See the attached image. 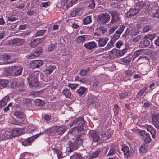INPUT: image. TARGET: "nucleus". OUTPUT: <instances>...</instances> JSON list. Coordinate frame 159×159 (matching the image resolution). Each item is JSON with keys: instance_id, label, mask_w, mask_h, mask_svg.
<instances>
[{"instance_id": "5701e85b", "label": "nucleus", "mask_w": 159, "mask_h": 159, "mask_svg": "<svg viewBox=\"0 0 159 159\" xmlns=\"http://www.w3.org/2000/svg\"><path fill=\"white\" fill-rule=\"evenodd\" d=\"M14 115L17 118H20L22 120L25 119V116L24 113L18 111H16L14 113Z\"/></svg>"}, {"instance_id": "603ef678", "label": "nucleus", "mask_w": 159, "mask_h": 159, "mask_svg": "<svg viewBox=\"0 0 159 159\" xmlns=\"http://www.w3.org/2000/svg\"><path fill=\"white\" fill-rule=\"evenodd\" d=\"M140 153H143L146 151V148L144 145H142L139 148Z\"/></svg>"}, {"instance_id": "8fccbe9b", "label": "nucleus", "mask_w": 159, "mask_h": 159, "mask_svg": "<svg viewBox=\"0 0 159 159\" xmlns=\"http://www.w3.org/2000/svg\"><path fill=\"white\" fill-rule=\"evenodd\" d=\"M142 52L141 50H138L135 51L132 55L133 57V59L135 58L140 55L141 53Z\"/></svg>"}, {"instance_id": "774afa93", "label": "nucleus", "mask_w": 159, "mask_h": 159, "mask_svg": "<svg viewBox=\"0 0 159 159\" xmlns=\"http://www.w3.org/2000/svg\"><path fill=\"white\" fill-rule=\"evenodd\" d=\"M153 17L159 18V10H156L155 13L153 15Z\"/></svg>"}, {"instance_id": "680f3d73", "label": "nucleus", "mask_w": 159, "mask_h": 159, "mask_svg": "<svg viewBox=\"0 0 159 159\" xmlns=\"http://www.w3.org/2000/svg\"><path fill=\"white\" fill-rule=\"evenodd\" d=\"M35 62L37 63V66L39 67L42 65L43 63V60H35Z\"/></svg>"}, {"instance_id": "0eeeda50", "label": "nucleus", "mask_w": 159, "mask_h": 159, "mask_svg": "<svg viewBox=\"0 0 159 159\" xmlns=\"http://www.w3.org/2000/svg\"><path fill=\"white\" fill-rule=\"evenodd\" d=\"M108 13L111 16V23H113L119 19V13L116 10H111L108 11Z\"/></svg>"}, {"instance_id": "f8f14e48", "label": "nucleus", "mask_w": 159, "mask_h": 159, "mask_svg": "<svg viewBox=\"0 0 159 159\" xmlns=\"http://www.w3.org/2000/svg\"><path fill=\"white\" fill-rule=\"evenodd\" d=\"M108 39L107 38H100L97 39L96 41L98 43L99 47H104L107 43Z\"/></svg>"}, {"instance_id": "dca6fc26", "label": "nucleus", "mask_w": 159, "mask_h": 159, "mask_svg": "<svg viewBox=\"0 0 159 159\" xmlns=\"http://www.w3.org/2000/svg\"><path fill=\"white\" fill-rule=\"evenodd\" d=\"M139 12V9L137 8H131L127 12V17L128 18H131L133 16L136 15Z\"/></svg>"}, {"instance_id": "bf43d9fd", "label": "nucleus", "mask_w": 159, "mask_h": 159, "mask_svg": "<svg viewBox=\"0 0 159 159\" xmlns=\"http://www.w3.org/2000/svg\"><path fill=\"white\" fill-rule=\"evenodd\" d=\"M79 81L82 83H85L86 84H89L90 83L89 80L86 78L80 79Z\"/></svg>"}, {"instance_id": "c9c22d12", "label": "nucleus", "mask_w": 159, "mask_h": 159, "mask_svg": "<svg viewBox=\"0 0 159 159\" xmlns=\"http://www.w3.org/2000/svg\"><path fill=\"white\" fill-rule=\"evenodd\" d=\"M45 30H42L37 31L36 33L34 34L33 37H36L37 36H41L45 34Z\"/></svg>"}, {"instance_id": "052dcab7", "label": "nucleus", "mask_w": 159, "mask_h": 159, "mask_svg": "<svg viewBox=\"0 0 159 159\" xmlns=\"http://www.w3.org/2000/svg\"><path fill=\"white\" fill-rule=\"evenodd\" d=\"M8 21H14L17 20V18L14 16H11L7 18Z\"/></svg>"}, {"instance_id": "2eb2a0df", "label": "nucleus", "mask_w": 159, "mask_h": 159, "mask_svg": "<svg viewBox=\"0 0 159 159\" xmlns=\"http://www.w3.org/2000/svg\"><path fill=\"white\" fill-rule=\"evenodd\" d=\"M152 120L153 124L155 127L159 129V114H153Z\"/></svg>"}, {"instance_id": "f3484780", "label": "nucleus", "mask_w": 159, "mask_h": 159, "mask_svg": "<svg viewBox=\"0 0 159 159\" xmlns=\"http://www.w3.org/2000/svg\"><path fill=\"white\" fill-rule=\"evenodd\" d=\"M97 46L96 43L94 41H91L84 43V46L88 49L92 50Z\"/></svg>"}, {"instance_id": "e2e57ef3", "label": "nucleus", "mask_w": 159, "mask_h": 159, "mask_svg": "<svg viewBox=\"0 0 159 159\" xmlns=\"http://www.w3.org/2000/svg\"><path fill=\"white\" fill-rule=\"evenodd\" d=\"M98 84V80L97 79H95V80H94L93 81V88H96L97 87Z\"/></svg>"}, {"instance_id": "1a4fd4ad", "label": "nucleus", "mask_w": 159, "mask_h": 159, "mask_svg": "<svg viewBox=\"0 0 159 159\" xmlns=\"http://www.w3.org/2000/svg\"><path fill=\"white\" fill-rule=\"evenodd\" d=\"M140 136L142 137V138L145 141V142L146 143H150L151 141V139L149 134H145V131L142 130L140 133Z\"/></svg>"}, {"instance_id": "6e6d98bb", "label": "nucleus", "mask_w": 159, "mask_h": 159, "mask_svg": "<svg viewBox=\"0 0 159 159\" xmlns=\"http://www.w3.org/2000/svg\"><path fill=\"white\" fill-rule=\"evenodd\" d=\"M120 98L121 99H124L128 96V94L126 93H122L119 94Z\"/></svg>"}, {"instance_id": "5fc2aeb1", "label": "nucleus", "mask_w": 159, "mask_h": 159, "mask_svg": "<svg viewBox=\"0 0 159 159\" xmlns=\"http://www.w3.org/2000/svg\"><path fill=\"white\" fill-rule=\"evenodd\" d=\"M125 28V26L123 25L120 26V27L118 29V30L116 31V34H119L120 35L121 34Z\"/></svg>"}, {"instance_id": "0e129e2a", "label": "nucleus", "mask_w": 159, "mask_h": 159, "mask_svg": "<svg viewBox=\"0 0 159 159\" xmlns=\"http://www.w3.org/2000/svg\"><path fill=\"white\" fill-rule=\"evenodd\" d=\"M150 128L151 129L150 132L151 134L152 137L154 138L155 136V134L156 133V130L154 128H152V127L150 126Z\"/></svg>"}, {"instance_id": "423d86ee", "label": "nucleus", "mask_w": 159, "mask_h": 159, "mask_svg": "<svg viewBox=\"0 0 159 159\" xmlns=\"http://www.w3.org/2000/svg\"><path fill=\"white\" fill-rule=\"evenodd\" d=\"M79 0H63L61 5H63L65 9H68L73 4L77 3Z\"/></svg>"}, {"instance_id": "f03ea898", "label": "nucleus", "mask_w": 159, "mask_h": 159, "mask_svg": "<svg viewBox=\"0 0 159 159\" xmlns=\"http://www.w3.org/2000/svg\"><path fill=\"white\" fill-rule=\"evenodd\" d=\"M85 123L84 118L82 117H80L74 120L70 125V127L75 126L73 128V130H75L79 132L86 129V127Z\"/></svg>"}, {"instance_id": "72a5a7b5", "label": "nucleus", "mask_w": 159, "mask_h": 159, "mask_svg": "<svg viewBox=\"0 0 159 159\" xmlns=\"http://www.w3.org/2000/svg\"><path fill=\"white\" fill-rule=\"evenodd\" d=\"M153 28V26L152 25H146L143 29V32L146 33L148 32Z\"/></svg>"}, {"instance_id": "69168bd1", "label": "nucleus", "mask_w": 159, "mask_h": 159, "mask_svg": "<svg viewBox=\"0 0 159 159\" xmlns=\"http://www.w3.org/2000/svg\"><path fill=\"white\" fill-rule=\"evenodd\" d=\"M123 42L121 41H119L116 44V46L117 48H119L120 47L123 45Z\"/></svg>"}, {"instance_id": "3c124183", "label": "nucleus", "mask_w": 159, "mask_h": 159, "mask_svg": "<svg viewBox=\"0 0 159 159\" xmlns=\"http://www.w3.org/2000/svg\"><path fill=\"white\" fill-rule=\"evenodd\" d=\"M78 86V84H77L69 83L68 86L72 90L75 89Z\"/></svg>"}, {"instance_id": "864d4df0", "label": "nucleus", "mask_w": 159, "mask_h": 159, "mask_svg": "<svg viewBox=\"0 0 159 159\" xmlns=\"http://www.w3.org/2000/svg\"><path fill=\"white\" fill-rule=\"evenodd\" d=\"M51 4V2L50 1H48L45 2H42L41 3V6L45 8L48 7Z\"/></svg>"}, {"instance_id": "cd10ccee", "label": "nucleus", "mask_w": 159, "mask_h": 159, "mask_svg": "<svg viewBox=\"0 0 159 159\" xmlns=\"http://www.w3.org/2000/svg\"><path fill=\"white\" fill-rule=\"evenodd\" d=\"M62 93L67 98H69L71 94V93L70 89L66 88H65L62 90Z\"/></svg>"}, {"instance_id": "f257e3e1", "label": "nucleus", "mask_w": 159, "mask_h": 159, "mask_svg": "<svg viewBox=\"0 0 159 159\" xmlns=\"http://www.w3.org/2000/svg\"><path fill=\"white\" fill-rule=\"evenodd\" d=\"M83 141V138L80 135L78 136L73 142L69 141L66 144V153L69 155L74 150L77 149L78 147L82 144Z\"/></svg>"}, {"instance_id": "37998d69", "label": "nucleus", "mask_w": 159, "mask_h": 159, "mask_svg": "<svg viewBox=\"0 0 159 159\" xmlns=\"http://www.w3.org/2000/svg\"><path fill=\"white\" fill-rule=\"evenodd\" d=\"M91 22V18L90 16H87L83 20V22L84 24L86 25L90 23Z\"/></svg>"}, {"instance_id": "f704fd0d", "label": "nucleus", "mask_w": 159, "mask_h": 159, "mask_svg": "<svg viewBox=\"0 0 159 159\" xmlns=\"http://www.w3.org/2000/svg\"><path fill=\"white\" fill-rule=\"evenodd\" d=\"M114 43V42L111 40L106 45L105 48H104V49L105 50H107L112 48L113 47Z\"/></svg>"}, {"instance_id": "9b49d317", "label": "nucleus", "mask_w": 159, "mask_h": 159, "mask_svg": "<svg viewBox=\"0 0 159 159\" xmlns=\"http://www.w3.org/2000/svg\"><path fill=\"white\" fill-rule=\"evenodd\" d=\"M122 151L124 153L125 157L127 158L131 157L132 156V151H130L127 146H124L121 147Z\"/></svg>"}, {"instance_id": "13d9d810", "label": "nucleus", "mask_w": 159, "mask_h": 159, "mask_svg": "<svg viewBox=\"0 0 159 159\" xmlns=\"http://www.w3.org/2000/svg\"><path fill=\"white\" fill-rule=\"evenodd\" d=\"M31 68H38L39 67L37 66V63L34 60L32 61L30 63Z\"/></svg>"}, {"instance_id": "a211bd4d", "label": "nucleus", "mask_w": 159, "mask_h": 159, "mask_svg": "<svg viewBox=\"0 0 159 159\" xmlns=\"http://www.w3.org/2000/svg\"><path fill=\"white\" fill-rule=\"evenodd\" d=\"M102 152L101 149H98L96 151L93 152L89 155L88 159H93L99 156Z\"/></svg>"}, {"instance_id": "a878e982", "label": "nucleus", "mask_w": 159, "mask_h": 159, "mask_svg": "<svg viewBox=\"0 0 159 159\" xmlns=\"http://www.w3.org/2000/svg\"><path fill=\"white\" fill-rule=\"evenodd\" d=\"M41 52L42 51L40 50L35 51L29 55L28 56V57L30 59H34L38 57L40 55Z\"/></svg>"}, {"instance_id": "a18cd8bd", "label": "nucleus", "mask_w": 159, "mask_h": 159, "mask_svg": "<svg viewBox=\"0 0 159 159\" xmlns=\"http://www.w3.org/2000/svg\"><path fill=\"white\" fill-rule=\"evenodd\" d=\"M146 4L144 2L141 1L137 3V6L138 7L139 10L140 9H142L144 7Z\"/></svg>"}, {"instance_id": "39448f33", "label": "nucleus", "mask_w": 159, "mask_h": 159, "mask_svg": "<svg viewBox=\"0 0 159 159\" xmlns=\"http://www.w3.org/2000/svg\"><path fill=\"white\" fill-rule=\"evenodd\" d=\"M42 134V133H40L34 136L29 137L26 139L24 141L22 142V145L24 146H27L30 145L33 141L34 140L37 138L39 137L40 135Z\"/></svg>"}, {"instance_id": "ddd939ff", "label": "nucleus", "mask_w": 159, "mask_h": 159, "mask_svg": "<svg viewBox=\"0 0 159 159\" xmlns=\"http://www.w3.org/2000/svg\"><path fill=\"white\" fill-rule=\"evenodd\" d=\"M89 134L90 139L93 142H97L98 141L99 137L98 133L94 131H90L89 132Z\"/></svg>"}, {"instance_id": "4c0bfd02", "label": "nucleus", "mask_w": 159, "mask_h": 159, "mask_svg": "<svg viewBox=\"0 0 159 159\" xmlns=\"http://www.w3.org/2000/svg\"><path fill=\"white\" fill-rule=\"evenodd\" d=\"M147 89V88L145 87L139 90L137 95L136 98H138L142 96Z\"/></svg>"}, {"instance_id": "338daca9", "label": "nucleus", "mask_w": 159, "mask_h": 159, "mask_svg": "<svg viewBox=\"0 0 159 159\" xmlns=\"http://www.w3.org/2000/svg\"><path fill=\"white\" fill-rule=\"evenodd\" d=\"M141 38V36L140 35H137L136 37L132 39V41L135 42H138Z\"/></svg>"}, {"instance_id": "7ed1b4c3", "label": "nucleus", "mask_w": 159, "mask_h": 159, "mask_svg": "<svg viewBox=\"0 0 159 159\" xmlns=\"http://www.w3.org/2000/svg\"><path fill=\"white\" fill-rule=\"evenodd\" d=\"M110 18V16L108 13H102L98 15L97 21L100 24L106 25L109 21Z\"/></svg>"}, {"instance_id": "4be33fe9", "label": "nucleus", "mask_w": 159, "mask_h": 159, "mask_svg": "<svg viewBox=\"0 0 159 159\" xmlns=\"http://www.w3.org/2000/svg\"><path fill=\"white\" fill-rule=\"evenodd\" d=\"M11 130L13 137L20 136L22 134V130L21 129L15 128L11 129Z\"/></svg>"}, {"instance_id": "473e14b6", "label": "nucleus", "mask_w": 159, "mask_h": 159, "mask_svg": "<svg viewBox=\"0 0 159 159\" xmlns=\"http://www.w3.org/2000/svg\"><path fill=\"white\" fill-rule=\"evenodd\" d=\"M131 57H125L121 59V62L125 65H127L129 64L131 61Z\"/></svg>"}, {"instance_id": "09e8293b", "label": "nucleus", "mask_w": 159, "mask_h": 159, "mask_svg": "<svg viewBox=\"0 0 159 159\" xmlns=\"http://www.w3.org/2000/svg\"><path fill=\"white\" fill-rule=\"evenodd\" d=\"M125 74L127 76L129 77L132 75L133 73V69H129L125 72Z\"/></svg>"}, {"instance_id": "7c9ffc66", "label": "nucleus", "mask_w": 159, "mask_h": 159, "mask_svg": "<svg viewBox=\"0 0 159 159\" xmlns=\"http://www.w3.org/2000/svg\"><path fill=\"white\" fill-rule=\"evenodd\" d=\"M55 69V66L52 65H50L46 69V74H48L49 75L52 72L53 70Z\"/></svg>"}, {"instance_id": "c03bdc74", "label": "nucleus", "mask_w": 159, "mask_h": 159, "mask_svg": "<svg viewBox=\"0 0 159 159\" xmlns=\"http://www.w3.org/2000/svg\"><path fill=\"white\" fill-rule=\"evenodd\" d=\"M2 58L3 60L7 61L10 59L11 56L7 54L4 53L2 55Z\"/></svg>"}, {"instance_id": "9d476101", "label": "nucleus", "mask_w": 159, "mask_h": 159, "mask_svg": "<svg viewBox=\"0 0 159 159\" xmlns=\"http://www.w3.org/2000/svg\"><path fill=\"white\" fill-rule=\"evenodd\" d=\"M23 68L20 66H13L14 75L18 76L21 75L22 72Z\"/></svg>"}, {"instance_id": "393cba45", "label": "nucleus", "mask_w": 159, "mask_h": 159, "mask_svg": "<svg viewBox=\"0 0 159 159\" xmlns=\"http://www.w3.org/2000/svg\"><path fill=\"white\" fill-rule=\"evenodd\" d=\"M87 90L88 89L86 88L81 86L77 90L76 93L79 96H81L87 92Z\"/></svg>"}, {"instance_id": "e433bc0d", "label": "nucleus", "mask_w": 159, "mask_h": 159, "mask_svg": "<svg viewBox=\"0 0 159 159\" xmlns=\"http://www.w3.org/2000/svg\"><path fill=\"white\" fill-rule=\"evenodd\" d=\"M140 32V30L134 28H132L130 33L133 36H135L138 34Z\"/></svg>"}, {"instance_id": "4d7b16f0", "label": "nucleus", "mask_w": 159, "mask_h": 159, "mask_svg": "<svg viewBox=\"0 0 159 159\" xmlns=\"http://www.w3.org/2000/svg\"><path fill=\"white\" fill-rule=\"evenodd\" d=\"M120 35V34L118 33L116 34V32L111 40L115 42L116 40L117 39L119 38Z\"/></svg>"}, {"instance_id": "bb28decb", "label": "nucleus", "mask_w": 159, "mask_h": 159, "mask_svg": "<svg viewBox=\"0 0 159 159\" xmlns=\"http://www.w3.org/2000/svg\"><path fill=\"white\" fill-rule=\"evenodd\" d=\"M11 129L8 131L7 130L5 132L3 133V136L4 137L5 139H7L9 138H12L13 136L12 134V132H11Z\"/></svg>"}, {"instance_id": "6ab92c4d", "label": "nucleus", "mask_w": 159, "mask_h": 159, "mask_svg": "<svg viewBox=\"0 0 159 159\" xmlns=\"http://www.w3.org/2000/svg\"><path fill=\"white\" fill-rule=\"evenodd\" d=\"M150 44V41L144 38L140 42L139 47L141 48H145L148 46Z\"/></svg>"}, {"instance_id": "2f4dec72", "label": "nucleus", "mask_w": 159, "mask_h": 159, "mask_svg": "<svg viewBox=\"0 0 159 159\" xmlns=\"http://www.w3.org/2000/svg\"><path fill=\"white\" fill-rule=\"evenodd\" d=\"M8 84V80H0V87L4 88L7 86Z\"/></svg>"}, {"instance_id": "ea45409f", "label": "nucleus", "mask_w": 159, "mask_h": 159, "mask_svg": "<svg viewBox=\"0 0 159 159\" xmlns=\"http://www.w3.org/2000/svg\"><path fill=\"white\" fill-rule=\"evenodd\" d=\"M34 103L37 106H40L44 104V102L40 99H36L34 102Z\"/></svg>"}, {"instance_id": "b1692460", "label": "nucleus", "mask_w": 159, "mask_h": 159, "mask_svg": "<svg viewBox=\"0 0 159 159\" xmlns=\"http://www.w3.org/2000/svg\"><path fill=\"white\" fill-rule=\"evenodd\" d=\"M86 36L83 35L77 36L75 39V42L77 44H80L84 42L86 39Z\"/></svg>"}, {"instance_id": "c756f323", "label": "nucleus", "mask_w": 159, "mask_h": 159, "mask_svg": "<svg viewBox=\"0 0 159 159\" xmlns=\"http://www.w3.org/2000/svg\"><path fill=\"white\" fill-rule=\"evenodd\" d=\"M6 75L7 76H9L11 75H14L13 72V66H11L6 70Z\"/></svg>"}, {"instance_id": "49530a36", "label": "nucleus", "mask_w": 159, "mask_h": 159, "mask_svg": "<svg viewBox=\"0 0 159 159\" xmlns=\"http://www.w3.org/2000/svg\"><path fill=\"white\" fill-rule=\"evenodd\" d=\"M115 149L113 147H111L107 154V156L113 155L115 153Z\"/></svg>"}, {"instance_id": "c85d7f7f", "label": "nucleus", "mask_w": 159, "mask_h": 159, "mask_svg": "<svg viewBox=\"0 0 159 159\" xmlns=\"http://www.w3.org/2000/svg\"><path fill=\"white\" fill-rule=\"evenodd\" d=\"M97 99V98L92 95H89L88 96V104L89 105L93 104L94 102H96Z\"/></svg>"}, {"instance_id": "79ce46f5", "label": "nucleus", "mask_w": 159, "mask_h": 159, "mask_svg": "<svg viewBox=\"0 0 159 159\" xmlns=\"http://www.w3.org/2000/svg\"><path fill=\"white\" fill-rule=\"evenodd\" d=\"M89 70L90 69L89 68H88L85 69H83L80 71L79 74L83 76L87 74L88 72L89 71Z\"/></svg>"}, {"instance_id": "a19ab883", "label": "nucleus", "mask_w": 159, "mask_h": 159, "mask_svg": "<svg viewBox=\"0 0 159 159\" xmlns=\"http://www.w3.org/2000/svg\"><path fill=\"white\" fill-rule=\"evenodd\" d=\"M156 36V34L154 33H152L151 34H148L145 35L144 38L145 39H148L150 40H152L154 39Z\"/></svg>"}, {"instance_id": "58836bf2", "label": "nucleus", "mask_w": 159, "mask_h": 159, "mask_svg": "<svg viewBox=\"0 0 159 159\" xmlns=\"http://www.w3.org/2000/svg\"><path fill=\"white\" fill-rule=\"evenodd\" d=\"M70 159H82V157L80 154L75 153L73 155L70 156Z\"/></svg>"}, {"instance_id": "412c9836", "label": "nucleus", "mask_w": 159, "mask_h": 159, "mask_svg": "<svg viewBox=\"0 0 159 159\" xmlns=\"http://www.w3.org/2000/svg\"><path fill=\"white\" fill-rule=\"evenodd\" d=\"M57 134L58 135H62L66 130V128L64 126H57Z\"/></svg>"}, {"instance_id": "4468645a", "label": "nucleus", "mask_w": 159, "mask_h": 159, "mask_svg": "<svg viewBox=\"0 0 159 159\" xmlns=\"http://www.w3.org/2000/svg\"><path fill=\"white\" fill-rule=\"evenodd\" d=\"M56 128L57 126H54L47 129L45 131V132L48 135H54L57 134Z\"/></svg>"}, {"instance_id": "de8ad7c7", "label": "nucleus", "mask_w": 159, "mask_h": 159, "mask_svg": "<svg viewBox=\"0 0 159 159\" xmlns=\"http://www.w3.org/2000/svg\"><path fill=\"white\" fill-rule=\"evenodd\" d=\"M29 45L32 48H34L38 45V43H36L35 39L31 40L30 43Z\"/></svg>"}, {"instance_id": "20e7f679", "label": "nucleus", "mask_w": 159, "mask_h": 159, "mask_svg": "<svg viewBox=\"0 0 159 159\" xmlns=\"http://www.w3.org/2000/svg\"><path fill=\"white\" fill-rule=\"evenodd\" d=\"M28 82L30 87L38 86V79L36 75L33 73L29 75L27 78Z\"/></svg>"}, {"instance_id": "aec40b11", "label": "nucleus", "mask_w": 159, "mask_h": 159, "mask_svg": "<svg viewBox=\"0 0 159 159\" xmlns=\"http://www.w3.org/2000/svg\"><path fill=\"white\" fill-rule=\"evenodd\" d=\"M109 55L114 58L119 57H120V50L114 49L109 52Z\"/></svg>"}, {"instance_id": "6e6552de", "label": "nucleus", "mask_w": 159, "mask_h": 159, "mask_svg": "<svg viewBox=\"0 0 159 159\" xmlns=\"http://www.w3.org/2000/svg\"><path fill=\"white\" fill-rule=\"evenodd\" d=\"M25 41L24 39L17 38L11 39L10 42L11 43L12 45L19 46L23 44Z\"/></svg>"}]
</instances>
